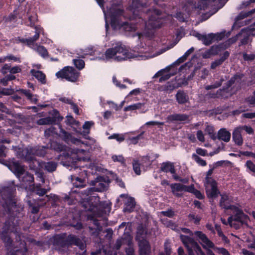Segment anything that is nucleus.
Instances as JSON below:
<instances>
[{
    "label": "nucleus",
    "mask_w": 255,
    "mask_h": 255,
    "mask_svg": "<svg viewBox=\"0 0 255 255\" xmlns=\"http://www.w3.org/2000/svg\"><path fill=\"white\" fill-rule=\"evenodd\" d=\"M246 101L250 105L255 104V91L253 96H251L247 98Z\"/></svg>",
    "instance_id": "obj_64"
},
{
    "label": "nucleus",
    "mask_w": 255,
    "mask_h": 255,
    "mask_svg": "<svg viewBox=\"0 0 255 255\" xmlns=\"http://www.w3.org/2000/svg\"><path fill=\"white\" fill-rule=\"evenodd\" d=\"M51 147L57 151L62 152L58 155L57 159H60L61 157H64L66 159H91L90 158H86L85 157H79L76 153H73L71 148H67L65 146L58 143L56 142H53L51 143Z\"/></svg>",
    "instance_id": "obj_7"
},
{
    "label": "nucleus",
    "mask_w": 255,
    "mask_h": 255,
    "mask_svg": "<svg viewBox=\"0 0 255 255\" xmlns=\"http://www.w3.org/2000/svg\"><path fill=\"white\" fill-rule=\"evenodd\" d=\"M189 116L184 114H174L167 117V120L170 122H184L188 120Z\"/></svg>",
    "instance_id": "obj_25"
},
{
    "label": "nucleus",
    "mask_w": 255,
    "mask_h": 255,
    "mask_svg": "<svg viewBox=\"0 0 255 255\" xmlns=\"http://www.w3.org/2000/svg\"><path fill=\"white\" fill-rule=\"evenodd\" d=\"M223 49V47L222 45L219 44V45H214L212 46L210 48V50L211 52H212L211 54H213V55H218L219 53Z\"/></svg>",
    "instance_id": "obj_42"
},
{
    "label": "nucleus",
    "mask_w": 255,
    "mask_h": 255,
    "mask_svg": "<svg viewBox=\"0 0 255 255\" xmlns=\"http://www.w3.org/2000/svg\"><path fill=\"white\" fill-rule=\"evenodd\" d=\"M100 198L98 196H90L82 199L80 204L86 211H91L94 214L96 208L97 202H99Z\"/></svg>",
    "instance_id": "obj_13"
},
{
    "label": "nucleus",
    "mask_w": 255,
    "mask_h": 255,
    "mask_svg": "<svg viewBox=\"0 0 255 255\" xmlns=\"http://www.w3.org/2000/svg\"><path fill=\"white\" fill-rule=\"evenodd\" d=\"M110 181L108 177L99 176L92 180L90 184L94 187L89 188L84 191V194L88 195L93 192H103L108 189Z\"/></svg>",
    "instance_id": "obj_6"
},
{
    "label": "nucleus",
    "mask_w": 255,
    "mask_h": 255,
    "mask_svg": "<svg viewBox=\"0 0 255 255\" xmlns=\"http://www.w3.org/2000/svg\"><path fill=\"white\" fill-rule=\"evenodd\" d=\"M0 238L3 242L6 250L10 253V255H15V253H20L21 255H26L28 251L26 243L24 241L21 240L20 236L18 233H16L15 237V244H13V240L8 233L1 232Z\"/></svg>",
    "instance_id": "obj_2"
},
{
    "label": "nucleus",
    "mask_w": 255,
    "mask_h": 255,
    "mask_svg": "<svg viewBox=\"0 0 255 255\" xmlns=\"http://www.w3.org/2000/svg\"><path fill=\"white\" fill-rule=\"evenodd\" d=\"M58 125L60 129L59 136L62 139V140L68 143L70 142H74V140H75L76 138L72 136L71 133H69L64 129L60 124Z\"/></svg>",
    "instance_id": "obj_22"
},
{
    "label": "nucleus",
    "mask_w": 255,
    "mask_h": 255,
    "mask_svg": "<svg viewBox=\"0 0 255 255\" xmlns=\"http://www.w3.org/2000/svg\"><path fill=\"white\" fill-rule=\"evenodd\" d=\"M71 179L73 186L75 188L81 189L86 186V181L84 179L72 175L71 176Z\"/></svg>",
    "instance_id": "obj_27"
},
{
    "label": "nucleus",
    "mask_w": 255,
    "mask_h": 255,
    "mask_svg": "<svg viewBox=\"0 0 255 255\" xmlns=\"http://www.w3.org/2000/svg\"><path fill=\"white\" fill-rule=\"evenodd\" d=\"M132 165L133 169L135 173L137 175L140 174L141 171L140 168V164L138 163V160H134Z\"/></svg>",
    "instance_id": "obj_56"
},
{
    "label": "nucleus",
    "mask_w": 255,
    "mask_h": 255,
    "mask_svg": "<svg viewBox=\"0 0 255 255\" xmlns=\"http://www.w3.org/2000/svg\"><path fill=\"white\" fill-rule=\"evenodd\" d=\"M211 0H200L198 4V8L201 9H206L208 7L209 2Z\"/></svg>",
    "instance_id": "obj_52"
},
{
    "label": "nucleus",
    "mask_w": 255,
    "mask_h": 255,
    "mask_svg": "<svg viewBox=\"0 0 255 255\" xmlns=\"http://www.w3.org/2000/svg\"><path fill=\"white\" fill-rule=\"evenodd\" d=\"M138 247V253H151V246L147 240L137 241Z\"/></svg>",
    "instance_id": "obj_24"
},
{
    "label": "nucleus",
    "mask_w": 255,
    "mask_h": 255,
    "mask_svg": "<svg viewBox=\"0 0 255 255\" xmlns=\"http://www.w3.org/2000/svg\"><path fill=\"white\" fill-rule=\"evenodd\" d=\"M61 225L71 226L76 230H81L83 228V225L79 218L76 217L73 213H69L67 218L61 221Z\"/></svg>",
    "instance_id": "obj_11"
},
{
    "label": "nucleus",
    "mask_w": 255,
    "mask_h": 255,
    "mask_svg": "<svg viewBox=\"0 0 255 255\" xmlns=\"http://www.w3.org/2000/svg\"><path fill=\"white\" fill-rule=\"evenodd\" d=\"M175 97L179 104H185L189 102V97L183 91L179 90L176 93Z\"/></svg>",
    "instance_id": "obj_26"
},
{
    "label": "nucleus",
    "mask_w": 255,
    "mask_h": 255,
    "mask_svg": "<svg viewBox=\"0 0 255 255\" xmlns=\"http://www.w3.org/2000/svg\"><path fill=\"white\" fill-rule=\"evenodd\" d=\"M233 139L238 145H242L243 139L239 128L235 129L233 132Z\"/></svg>",
    "instance_id": "obj_32"
},
{
    "label": "nucleus",
    "mask_w": 255,
    "mask_h": 255,
    "mask_svg": "<svg viewBox=\"0 0 255 255\" xmlns=\"http://www.w3.org/2000/svg\"><path fill=\"white\" fill-rule=\"evenodd\" d=\"M234 222L240 223L242 226L248 227V222L249 218L248 215L245 214L244 212L236 207H234Z\"/></svg>",
    "instance_id": "obj_16"
},
{
    "label": "nucleus",
    "mask_w": 255,
    "mask_h": 255,
    "mask_svg": "<svg viewBox=\"0 0 255 255\" xmlns=\"http://www.w3.org/2000/svg\"><path fill=\"white\" fill-rule=\"evenodd\" d=\"M170 187L172 189L173 194L175 196L178 197H181L182 195V194L179 193L178 192L183 191L185 189V185L180 183L172 184L170 185Z\"/></svg>",
    "instance_id": "obj_30"
},
{
    "label": "nucleus",
    "mask_w": 255,
    "mask_h": 255,
    "mask_svg": "<svg viewBox=\"0 0 255 255\" xmlns=\"http://www.w3.org/2000/svg\"><path fill=\"white\" fill-rule=\"evenodd\" d=\"M13 10L14 13L16 14V16L19 19H22L26 13L25 9L22 6H18Z\"/></svg>",
    "instance_id": "obj_41"
},
{
    "label": "nucleus",
    "mask_w": 255,
    "mask_h": 255,
    "mask_svg": "<svg viewBox=\"0 0 255 255\" xmlns=\"http://www.w3.org/2000/svg\"><path fill=\"white\" fill-rule=\"evenodd\" d=\"M177 73V69H174L172 66H168L164 69L158 71L153 77V78L160 77L158 82L162 83L168 80L171 76Z\"/></svg>",
    "instance_id": "obj_10"
},
{
    "label": "nucleus",
    "mask_w": 255,
    "mask_h": 255,
    "mask_svg": "<svg viewBox=\"0 0 255 255\" xmlns=\"http://www.w3.org/2000/svg\"><path fill=\"white\" fill-rule=\"evenodd\" d=\"M18 18L16 16V14L14 13V10L11 12L5 19L6 21L8 22H16Z\"/></svg>",
    "instance_id": "obj_55"
},
{
    "label": "nucleus",
    "mask_w": 255,
    "mask_h": 255,
    "mask_svg": "<svg viewBox=\"0 0 255 255\" xmlns=\"http://www.w3.org/2000/svg\"><path fill=\"white\" fill-rule=\"evenodd\" d=\"M57 164L54 161H49L44 163V167L41 166L42 168L47 170L48 172H53L55 171L57 168Z\"/></svg>",
    "instance_id": "obj_38"
},
{
    "label": "nucleus",
    "mask_w": 255,
    "mask_h": 255,
    "mask_svg": "<svg viewBox=\"0 0 255 255\" xmlns=\"http://www.w3.org/2000/svg\"><path fill=\"white\" fill-rule=\"evenodd\" d=\"M211 33L208 34V35L205 34L202 41L203 42V43L206 45L208 46L210 45L213 42L212 37Z\"/></svg>",
    "instance_id": "obj_47"
},
{
    "label": "nucleus",
    "mask_w": 255,
    "mask_h": 255,
    "mask_svg": "<svg viewBox=\"0 0 255 255\" xmlns=\"http://www.w3.org/2000/svg\"><path fill=\"white\" fill-rule=\"evenodd\" d=\"M206 133H207L211 137V139L215 140L217 139V135L216 133L214 132V128L211 126H207L205 129Z\"/></svg>",
    "instance_id": "obj_40"
},
{
    "label": "nucleus",
    "mask_w": 255,
    "mask_h": 255,
    "mask_svg": "<svg viewBox=\"0 0 255 255\" xmlns=\"http://www.w3.org/2000/svg\"><path fill=\"white\" fill-rule=\"evenodd\" d=\"M213 41H220L223 39L225 37V32L220 33H211Z\"/></svg>",
    "instance_id": "obj_51"
},
{
    "label": "nucleus",
    "mask_w": 255,
    "mask_h": 255,
    "mask_svg": "<svg viewBox=\"0 0 255 255\" xmlns=\"http://www.w3.org/2000/svg\"><path fill=\"white\" fill-rule=\"evenodd\" d=\"M188 218L190 221H193L195 224H199L201 220L200 217L196 216L194 214H189Z\"/></svg>",
    "instance_id": "obj_58"
},
{
    "label": "nucleus",
    "mask_w": 255,
    "mask_h": 255,
    "mask_svg": "<svg viewBox=\"0 0 255 255\" xmlns=\"http://www.w3.org/2000/svg\"><path fill=\"white\" fill-rule=\"evenodd\" d=\"M244 77L243 73H236L226 83V86H224L222 90L227 91L233 84L237 83L240 84L242 78Z\"/></svg>",
    "instance_id": "obj_18"
},
{
    "label": "nucleus",
    "mask_w": 255,
    "mask_h": 255,
    "mask_svg": "<svg viewBox=\"0 0 255 255\" xmlns=\"http://www.w3.org/2000/svg\"><path fill=\"white\" fill-rule=\"evenodd\" d=\"M243 58L244 60L247 61H253L255 59V54H248L246 53L243 54Z\"/></svg>",
    "instance_id": "obj_57"
},
{
    "label": "nucleus",
    "mask_w": 255,
    "mask_h": 255,
    "mask_svg": "<svg viewBox=\"0 0 255 255\" xmlns=\"http://www.w3.org/2000/svg\"><path fill=\"white\" fill-rule=\"evenodd\" d=\"M21 182L23 185L31 186V184L34 182L33 175L28 172H26L24 175L21 177Z\"/></svg>",
    "instance_id": "obj_34"
},
{
    "label": "nucleus",
    "mask_w": 255,
    "mask_h": 255,
    "mask_svg": "<svg viewBox=\"0 0 255 255\" xmlns=\"http://www.w3.org/2000/svg\"><path fill=\"white\" fill-rule=\"evenodd\" d=\"M180 238L185 247L189 246H192V242H196L193 238L188 236L181 235Z\"/></svg>",
    "instance_id": "obj_43"
},
{
    "label": "nucleus",
    "mask_w": 255,
    "mask_h": 255,
    "mask_svg": "<svg viewBox=\"0 0 255 255\" xmlns=\"http://www.w3.org/2000/svg\"><path fill=\"white\" fill-rule=\"evenodd\" d=\"M105 54L107 59L114 57L115 60L118 62L137 57L136 54L129 52L121 42L116 43L112 48L107 49Z\"/></svg>",
    "instance_id": "obj_3"
},
{
    "label": "nucleus",
    "mask_w": 255,
    "mask_h": 255,
    "mask_svg": "<svg viewBox=\"0 0 255 255\" xmlns=\"http://www.w3.org/2000/svg\"><path fill=\"white\" fill-rule=\"evenodd\" d=\"M1 163L5 165L8 168L12 171L18 178L24 174L25 170L23 166L21 165L18 161H13L12 160H0Z\"/></svg>",
    "instance_id": "obj_12"
},
{
    "label": "nucleus",
    "mask_w": 255,
    "mask_h": 255,
    "mask_svg": "<svg viewBox=\"0 0 255 255\" xmlns=\"http://www.w3.org/2000/svg\"><path fill=\"white\" fill-rule=\"evenodd\" d=\"M96 50L94 49V47L92 46L88 47L86 48L84 50L85 55H94L95 54Z\"/></svg>",
    "instance_id": "obj_61"
},
{
    "label": "nucleus",
    "mask_w": 255,
    "mask_h": 255,
    "mask_svg": "<svg viewBox=\"0 0 255 255\" xmlns=\"http://www.w3.org/2000/svg\"><path fill=\"white\" fill-rule=\"evenodd\" d=\"M125 205L126 207L124 209V211H128L129 212H131L135 205V202L134 199L132 197H127V201L125 203Z\"/></svg>",
    "instance_id": "obj_36"
},
{
    "label": "nucleus",
    "mask_w": 255,
    "mask_h": 255,
    "mask_svg": "<svg viewBox=\"0 0 255 255\" xmlns=\"http://www.w3.org/2000/svg\"><path fill=\"white\" fill-rule=\"evenodd\" d=\"M34 28L35 29V34L32 37H30L29 38L26 39V42L28 44H31L34 43L36 40H37L39 37V34L41 30V28L36 26L34 27Z\"/></svg>",
    "instance_id": "obj_37"
},
{
    "label": "nucleus",
    "mask_w": 255,
    "mask_h": 255,
    "mask_svg": "<svg viewBox=\"0 0 255 255\" xmlns=\"http://www.w3.org/2000/svg\"><path fill=\"white\" fill-rule=\"evenodd\" d=\"M57 78L65 79L68 82L76 83L79 81L81 73L72 66H65L56 73Z\"/></svg>",
    "instance_id": "obj_5"
},
{
    "label": "nucleus",
    "mask_w": 255,
    "mask_h": 255,
    "mask_svg": "<svg viewBox=\"0 0 255 255\" xmlns=\"http://www.w3.org/2000/svg\"><path fill=\"white\" fill-rule=\"evenodd\" d=\"M19 91L20 93L23 94L26 97L27 100L31 98L32 94L29 90L20 89Z\"/></svg>",
    "instance_id": "obj_63"
},
{
    "label": "nucleus",
    "mask_w": 255,
    "mask_h": 255,
    "mask_svg": "<svg viewBox=\"0 0 255 255\" xmlns=\"http://www.w3.org/2000/svg\"><path fill=\"white\" fill-rule=\"evenodd\" d=\"M30 73L32 76L37 79L41 83L43 84L46 83V76L41 71L31 69L30 71Z\"/></svg>",
    "instance_id": "obj_29"
},
{
    "label": "nucleus",
    "mask_w": 255,
    "mask_h": 255,
    "mask_svg": "<svg viewBox=\"0 0 255 255\" xmlns=\"http://www.w3.org/2000/svg\"><path fill=\"white\" fill-rule=\"evenodd\" d=\"M11 222L10 221V219L5 221L2 227L1 232L9 233L10 231L11 232H13L11 228Z\"/></svg>",
    "instance_id": "obj_49"
},
{
    "label": "nucleus",
    "mask_w": 255,
    "mask_h": 255,
    "mask_svg": "<svg viewBox=\"0 0 255 255\" xmlns=\"http://www.w3.org/2000/svg\"><path fill=\"white\" fill-rule=\"evenodd\" d=\"M160 170L165 172H170L172 174L175 173V170L173 163L166 162L162 164Z\"/></svg>",
    "instance_id": "obj_33"
},
{
    "label": "nucleus",
    "mask_w": 255,
    "mask_h": 255,
    "mask_svg": "<svg viewBox=\"0 0 255 255\" xmlns=\"http://www.w3.org/2000/svg\"><path fill=\"white\" fill-rule=\"evenodd\" d=\"M192 247L196 252L197 255H205V254L202 251L201 247L199 246L197 242H192Z\"/></svg>",
    "instance_id": "obj_48"
},
{
    "label": "nucleus",
    "mask_w": 255,
    "mask_h": 255,
    "mask_svg": "<svg viewBox=\"0 0 255 255\" xmlns=\"http://www.w3.org/2000/svg\"><path fill=\"white\" fill-rule=\"evenodd\" d=\"M187 57L185 55H183L180 58H179L177 60H176L174 63H173L170 66H172V67L174 69L175 68V66L179 65L181 63L184 62L186 59Z\"/></svg>",
    "instance_id": "obj_54"
},
{
    "label": "nucleus",
    "mask_w": 255,
    "mask_h": 255,
    "mask_svg": "<svg viewBox=\"0 0 255 255\" xmlns=\"http://www.w3.org/2000/svg\"><path fill=\"white\" fill-rule=\"evenodd\" d=\"M217 138L227 142L230 140L231 133L226 128H222L218 131Z\"/></svg>",
    "instance_id": "obj_28"
},
{
    "label": "nucleus",
    "mask_w": 255,
    "mask_h": 255,
    "mask_svg": "<svg viewBox=\"0 0 255 255\" xmlns=\"http://www.w3.org/2000/svg\"><path fill=\"white\" fill-rule=\"evenodd\" d=\"M73 245L79 247L81 250L79 251L80 252L85 251L84 250L86 245L82 242L80 238L74 235L70 234L68 236L66 235V247H68Z\"/></svg>",
    "instance_id": "obj_15"
},
{
    "label": "nucleus",
    "mask_w": 255,
    "mask_h": 255,
    "mask_svg": "<svg viewBox=\"0 0 255 255\" xmlns=\"http://www.w3.org/2000/svg\"><path fill=\"white\" fill-rule=\"evenodd\" d=\"M0 201L5 211L11 217H15L20 213L22 208L16 203V200L12 190L6 188L0 192Z\"/></svg>",
    "instance_id": "obj_1"
},
{
    "label": "nucleus",
    "mask_w": 255,
    "mask_h": 255,
    "mask_svg": "<svg viewBox=\"0 0 255 255\" xmlns=\"http://www.w3.org/2000/svg\"><path fill=\"white\" fill-rule=\"evenodd\" d=\"M31 190L40 196H43L44 195L46 194L47 192V189L41 188V185L40 184L37 185L32 184Z\"/></svg>",
    "instance_id": "obj_35"
},
{
    "label": "nucleus",
    "mask_w": 255,
    "mask_h": 255,
    "mask_svg": "<svg viewBox=\"0 0 255 255\" xmlns=\"http://www.w3.org/2000/svg\"><path fill=\"white\" fill-rule=\"evenodd\" d=\"M109 139H115L119 142H122L125 140L124 135L123 134H120L119 133H113L110 136H109Z\"/></svg>",
    "instance_id": "obj_53"
},
{
    "label": "nucleus",
    "mask_w": 255,
    "mask_h": 255,
    "mask_svg": "<svg viewBox=\"0 0 255 255\" xmlns=\"http://www.w3.org/2000/svg\"><path fill=\"white\" fill-rule=\"evenodd\" d=\"M51 114L52 117L41 118L37 121V124L38 125H58L60 123L63 119V117L60 115L59 111L56 109H53Z\"/></svg>",
    "instance_id": "obj_9"
},
{
    "label": "nucleus",
    "mask_w": 255,
    "mask_h": 255,
    "mask_svg": "<svg viewBox=\"0 0 255 255\" xmlns=\"http://www.w3.org/2000/svg\"><path fill=\"white\" fill-rule=\"evenodd\" d=\"M131 229L130 226L128 227V231L125 232L120 239L124 245L128 246L132 245V237L130 235Z\"/></svg>",
    "instance_id": "obj_31"
},
{
    "label": "nucleus",
    "mask_w": 255,
    "mask_h": 255,
    "mask_svg": "<svg viewBox=\"0 0 255 255\" xmlns=\"http://www.w3.org/2000/svg\"><path fill=\"white\" fill-rule=\"evenodd\" d=\"M110 211L111 207L107 202H97L94 215L97 217H102L109 213Z\"/></svg>",
    "instance_id": "obj_14"
},
{
    "label": "nucleus",
    "mask_w": 255,
    "mask_h": 255,
    "mask_svg": "<svg viewBox=\"0 0 255 255\" xmlns=\"http://www.w3.org/2000/svg\"><path fill=\"white\" fill-rule=\"evenodd\" d=\"M37 51L39 55L43 57L48 56V52L45 47L43 46H38L37 47Z\"/></svg>",
    "instance_id": "obj_50"
},
{
    "label": "nucleus",
    "mask_w": 255,
    "mask_h": 255,
    "mask_svg": "<svg viewBox=\"0 0 255 255\" xmlns=\"http://www.w3.org/2000/svg\"><path fill=\"white\" fill-rule=\"evenodd\" d=\"M194 235L198 237L203 244L201 243L202 247L204 249H206V246L208 248H214V244L211 242L206 236V235L203 234L201 231H196L194 233Z\"/></svg>",
    "instance_id": "obj_19"
},
{
    "label": "nucleus",
    "mask_w": 255,
    "mask_h": 255,
    "mask_svg": "<svg viewBox=\"0 0 255 255\" xmlns=\"http://www.w3.org/2000/svg\"><path fill=\"white\" fill-rule=\"evenodd\" d=\"M230 155L235 157H240L241 155H244L247 157H252L255 159V153L250 151H240L239 154L230 153Z\"/></svg>",
    "instance_id": "obj_44"
},
{
    "label": "nucleus",
    "mask_w": 255,
    "mask_h": 255,
    "mask_svg": "<svg viewBox=\"0 0 255 255\" xmlns=\"http://www.w3.org/2000/svg\"><path fill=\"white\" fill-rule=\"evenodd\" d=\"M66 120L65 121V123L66 125L73 126H75L76 127H78L79 125V122L76 120H75L73 117L71 116H67L66 117Z\"/></svg>",
    "instance_id": "obj_45"
},
{
    "label": "nucleus",
    "mask_w": 255,
    "mask_h": 255,
    "mask_svg": "<svg viewBox=\"0 0 255 255\" xmlns=\"http://www.w3.org/2000/svg\"><path fill=\"white\" fill-rule=\"evenodd\" d=\"M21 68L20 66H15L11 67L9 73L12 74H15L20 73L21 72Z\"/></svg>",
    "instance_id": "obj_59"
},
{
    "label": "nucleus",
    "mask_w": 255,
    "mask_h": 255,
    "mask_svg": "<svg viewBox=\"0 0 255 255\" xmlns=\"http://www.w3.org/2000/svg\"><path fill=\"white\" fill-rule=\"evenodd\" d=\"M73 62L79 71L85 67V62L82 59H73Z\"/></svg>",
    "instance_id": "obj_46"
},
{
    "label": "nucleus",
    "mask_w": 255,
    "mask_h": 255,
    "mask_svg": "<svg viewBox=\"0 0 255 255\" xmlns=\"http://www.w3.org/2000/svg\"><path fill=\"white\" fill-rule=\"evenodd\" d=\"M147 234V230L145 227H144L142 224H140L137 228L136 235L135 237V241H142L146 240V236Z\"/></svg>",
    "instance_id": "obj_23"
},
{
    "label": "nucleus",
    "mask_w": 255,
    "mask_h": 255,
    "mask_svg": "<svg viewBox=\"0 0 255 255\" xmlns=\"http://www.w3.org/2000/svg\"><path fill=\"white\" fill-rule=\"evenodd\" d=\"M196 151V153H193L192 154V158L193 159H202L198 155H197V154L203 156H206L208 154L207 150L201 148H197Z\"/></svg>",
    "instance_id": "obj_39"
},
{
    "label": "nucleus",
    "mask_w": 255,
    "mask_h": 255,
    "mask_svg": "<svg viewBox=\"0 0 255 255\" xmlns=\"http://www.w3.org/2000/svg\"><path fill=\"white\" fill-rule=\"evenodd\" d=\"M138 110L139 113H144L146 112L147 109H145V104L142 103H137L130 105L124 108L125 112L132 111Z\"/></svg>",
    "instance_id": "obj_20"
},
{
    "label": "nucleus",
    "mask_w": 255,
    "mask_h": 255,
    "mask_svg": "<svg viewBox=\"0 0 255 255\" xmlns=\"http://www.w3.org/2000/svg\"><path fill=\"white\" fill-rule=\"evenodd\" d=\"M51 242L54 246L61 248L66 247V234L63 233L54 236L51 239Z\"/></svg>",
    "instance_id": "obj_17"
},
{
    "label": "nucleus",
    "mask_w": 255,
    "mask_h": 255,
    "mask_svg": "<svg viewBox=\"0 0 255 255\" xmlns=\"http://www.w3.org/2000/svg\"><path fill=\"white\" fill-rule=\"evenodd\" d=\"M229 56L230 52L228 51H225L219 59H215L211 63V69H216L218 67L221 66Z\"/></svg>",
    "instance_id": "obj_21"
},
{
    "label": "nucleus",
    "mask_w": 255,
    "mask_h": 255,
    "mask_svg": "<svg viewBox=\"0 0 255 255\" xmlns=\"http://www.w3.org/2000/svg\"><path fill=\"white\" fill-rule=\"evenodd\" d=\"M28 20L30 22V26L31 27H35V23L37 21V15L34 14L28 16Z\"/></svg>",
    "instance_id": "obj_60"
},
{
    "label": "nucleus",
    "mask_w": 255,
    "mask_h": 255,
    "mask_svg": "<svg viewBox=\"0 0 255 255\" xmlns=\"http://www.w3.org/2000/svg\"><path fill=\"white\" fill-rule=\"evenodd\" d=\"M94 125V123L93 121H86L83 125V128L85 130L90 131L91 127Z\"/></svg>",
    "instance_id": "obj_62"
},
{
    "label": "nucleus",
    "mask_w": 255,
    "mask_h": 255,
    "mask_svg": "<svg viewBox=\"0 0 255 255\" xmlns=\"http://www.w3.org/2000/svg\"><path fill=\"white\" fill-rule=\"evenodd\" d=\"M214 168L212 167L207 172L206 181V193L208 197L210 199H214L216 198L220 193L217 188V184L216 181L209 177L212 173Z\"/></svg>",
    "instance_id": "obj_8"
},
{
    "label": "nucleus",
    "mask_w": 255,
    "mask_h": 255,
    "mask_svg": "<svg viewBox=\"0 0 255 255\" xmlns=\"http://www.w3.org/2000/svg\"><path fill=\"white\" fill-rule=\"evenodd\" d=\"M47 149L45 146H28L24 148L15 146L14 151L16 157L20 159H36L35 156L43 157Z\"/></svg>",
    "instance_id": "obj_4"
}]
</instances>
